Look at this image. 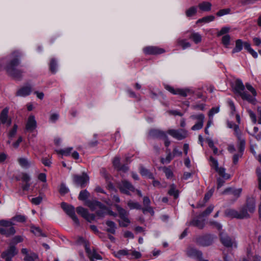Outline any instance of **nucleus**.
<instances>
[{
	"mask_svg": "<svg viewBox=\"0 0 261 261\" xmlns=\"http://www.w3.org/2000/svg\"><path fill=\"white\" fill-rule=\"evenodd\" d=\"M61 207L66 213L71 218L75 224L77 225H79L80 222L75 214L74 207L71 205L67 204L65 202H62L61 203Z\"/></svg>",
	"mask_w": 261,
	"mask_h": 261,
	"instance_id": "nucleus-4",
	"label": "nucleus"
},
{
	"mask_svg": "<svg viewBox=\"0 0 261 261\" xmlns=\"http://www.w3.org/2000/svg\"><path fill=\"white\" fill-rule=\"evenodd\" d=\"M242 190L241 188L234 189H232L231 188H228L226 189L222 192V194H225L229 193L232 194L233 195L236 196L237 198H238L240 196V195L242 192Z\"/></svg>",
	"mask_w": 261,
	"mask_h": 261,
	"instance_id": "nucleus-22",
	"label": "nucleus"
},
{
	"mask_svg": "<svg viewBox=\"0 0 261 261\" xmlns=\"http://www.w3.org/2000/svg\"><path fill=\"white\" fill-rule=\"evenodd\" d=\"M227 126L230 128L233 129L235 135L241 132L239 129V125L236 124L235 123H234L232 122L228 121L227 122Z\"/></svg>",
	"mask_w": 261,
	"mask_h": 261,
	"instance_id": "nucleus-42",
	"label": "nucleus"
},
{
	"mask_svg": "<svg viewBox=\"0 0 261 261\" xmlns=\"http://www.w3.org/2000/svg\"><path fill=\"white\" fill-rule=\"evenodd\" d=\"M89 196V193L87 190L81 191L79 196V199L81 200H85Z\"/></svg>",
	"mask_w": 261,
	"mask_h": 261,
	"instance_id": "nucleus-49",
	"label": "nucleus"
},
{
	"mask_svg": "<svg viewBox=\"0 0 261 261\" xmlns=\"http://www.w3.org/2000/svg\"><path fill=\"white\" fill-rule=\"evenodd\" d=\"M0 232L1 234L7 237L13 235L15 233V230L14 227H0Z\"/></svg>",
	"mask_w": 261,
	"mask_h": 261,
	"instance_id": "nucleus-23",
	"label": "nucleus"
},
{
	"mask_svg": "<svg viewBox=\"0 0 261 261\" xmlns=\"http://www.w3.org/2000/svg\"><path fill=\"white\" fill-rule=\"evenodd\" d=\"M249 213L252 214L254 213L255 208V204L254 201H252L250 203H248L245 206Z\"/></svg>",
	"mask_w": 261,
	"mask_h": 261,
	"instance_id": "nucleus-47",
	"label": "nucleus"
},
{
	"mask_svg": "<svg viewBox=\"0 0 261 261\" xmlns=\"http://www.w3.org/2000/svg\"><path fill=\"white\" fill-rule=\"evenodd\" d=\"M245 87L247 90L252 94L253 97H255L256 96L257 93L255 89L249 83H246L245 84Z\"/></svg>",
	"mask_w": 261,
	"mask_h": 261,
	"instance_id": "nucleus-53",
	"label": "nucleus"
},
{
	"mask_svg": "<svg viewBox=\"0 0 261 261\" xmlns=\"http://www.w3.org/2000/svg\"><path fill=\"white\" fill-rule=\"evenodd\" d=\"M31 91L32 89L31 86H24L18 90L17 95L22 97L26 96L31 93Z\"/></svg>",
	"mask_w": 261,
	"mask_h": 261,
	"instance_id": "nucleus-20",
	"label": "nucleus"
},
{
	"mask_svg": "<svg viewBox=\"0 0 261 261\" xmlns=\"http://www.w3.org/2000/svg\"><path fill=\"white\" fill-rule=\"evenodd\" d=\"M187 253L189 256L196 257L197 258H200L202 255L200 251L191 247L188 248Z\"/></svg>",
	"mask_w": 261,
	"mask_h": 261,
	"instance_id": "nucleus-19",
	"label": "nucleus"
},
{
	"mask_svg": "<svg viewBox=\"0 0 261 261\" xmlns=\"http://www.w3.org/2000/svg\"><path fill=\"white\" fill-rule=\"evenodd\" d=\"M31 231L37 236L46 237V235L42 232V230L39 227L33 226L31 227Z\"/></svg>",
	"mask_w": 261,
	"mask_h": 261,
	"instance_id": "nucleus-41",
	"label": "nucleus"
},
{
	"mask_svg": "<svg viewBox=\"0 0 261 261\" xmlns=\"http://www.w3.org/2000/svg\"><path fill=\"white\" fill-rule=\"evenodd\" d=\"M222 43L226 48H228L230 44V36L229 35H225L222 37Z\"/></svg>",
	"mask_w": 261,
	"mask_h": 261,
	"instance_id": "nucleus-37",
	"label": "nucleus"
},
{
	"mask_svg": "<svg viewBox=\"0 0 261 261\" xmlns=\"http://www.w3.org/2000/svg\"><path fill=\"white\" fill-rule=\"evenodd\" d=\"M215 170L225 179H227L230 178V175L225 173V169L224 168L218 167Z\"/></svg>",
	"mask_w": 261,
	"mask_h": 261,
	"instance_id": "nucleus-35",
	"label": "nucleus"
},
{
	"mask_svg": "<svg viewBox=\"0 0 261 261\" xmlns=\"http://www.w3.org/2000/svg\"><path fill=\"white\" fill-rule=\"evenodd\" d=\"M230 31V28L228 27H223L221 30L218 32L217 36H220L221 35L226 34V33H228Z\"/></svg>",
	"mask_w": 261,
	"mask_h": 261,
	"instance_id": "nucleus-59",
	"label": "nucleus"
},
{
	"mask_svg": "<svg viewBox=\"0 0 261 261\" xmlns=\"http://www.w3.org/2000/svg\"><path fill=\"white\" fill-rule=\"evenodd\" d=\"M198 7L202 11H209L211 10L212 4L208 2H203L199 4Z\"/></svg>",
	"mask_w": 261,
	"mask_h": 261,
	"instance_id": "nucleus-26",
	"label": "nucleus"
},
{
	"mask_svg": "<svg viewBox=\"0 0 261 261\" xmlns=\"http://www.w3.org/2000/svg\"><path fill=\"white\" fill-rule=\"evenodd\" d=\"M244 42L241 39H238L236 41L235 47L232 50V53L234 54L241 51L244 46Z\"/></svg>",
	"mask_w": 261,
	"mask_h": 261,
	"instance_id": "nucleus-25",
	"label": "nucleus"
},
{
	"mask_svg": "<svg viewBox=\"0 0 261 261\" xmlns=\"http://www.w3.org/2000/svg\"><path fill=\"white\" fill-rule=\"evenodd\" d=\"M144 53L146 55H158L165 53L163 48L156 46H147L143 49Z\"/></svg>",
	"mask_w": 261,
	"mask_h": 261,
	"instance_id": "nucleus-16",
	"label": "nucleus"
},
{
	"mask_svg": "<svg viewBox=\"0 0 261 261\" xmlns=\"http://www.w3.org/2000/svg\"><path fill=\"white\" fill-rule=\"evenodd\" d=\"M106 225L108 226L107 231L111 233L114 234L116 229V224L113 221H107L106 222Z\"/></svg>",
	"mask_w": 261,
	"mask_h": 261,
	"instance_id": "nucleus-27",
	"label": "nucleus"
},
{
	"mask_svg": "<svg viewBox=\"0 0 261 261\" xmlns=\"http://www.w3.org/2000/svg\"><path fill=\"white\" fill-rule=\"evenodd\" d=\"M149 136L153 138H159L164 141L165 145L167 147L169 146L170 144V141L168 140V137L166 133L159 129H152L149 132Z\"/></svg>",
	"mask_w": 261,
	"mask_h": 261,
	"instance_id": "nucleus-5",
	"label": "nucleus"
},
{
	"mask_svg": "<svg viewBox=\"0 0 261 261\" xmlns=\"http://www.w3.org/2000/svg\"><path fill=\"white\" fill-rule=\"evenodd\" d=\"M50 69L53 73L57 71V63L54 59H52L50 62Z\"/></svg>",
	"mask_w": 261,
	"mask_h": 261,
	"instance_id": "nucleus-54",
	"label": "nucleus"
},
{
	"mask_svg": "<svg viewBox=\"0 0 261 261\" xmlns=\"http://www.w3.org/2000/svg\"><path fill=\"white\" fill-rule=\"evenodd\" d=\"M13 223L11 221L5 220H0V227H10L13 226Z\"/></svg>",
	"mask_w": 261,
	"mask_h": 261,
	"instance_id": "nucleus-43",
	"label": "nucleus"
},
{
	"mask_svg": "<svg viewBox=\"0 0 261 261\" xmlns=\"http://www.w3.org/2000/svg\"><path fill=\"white\" fill-rule=\"evenodd\" d=\"M127 204L130 210H133V209L140 210V209H141V206L138 202H135V201H133L131 200H129L127 201Z\"/></svg>",
	"mask_w": 261,
	"mask_h": 261,
	"instance_id": "nucleus-30",
	"label": "nucleus"
},
{
	"mask_svg": "<svg viewBox=\"0 0 261 261\" xmlns=\"http://www.w3.org/2000/svg\"><path fill=\"white\" fill-rule=\"evenodd\" d=\"M88 176L83 173L82 175H74L73 176V180L74 184L76 186H79L81 188H84L86 186L89 181Z\"/></svg>",
	"mask_w": 261,
	"mask_h": 261,
	"instance_id": "nucleus-7",
	"label": "nucleus"
},
{
	"mask_svg": "<svg viewBox=\"0 0 261 261\" xmlns=\"http://www.w3.org/2000/svg\"><path fill=\"white\" fill-rule=\"evenodd\" d=\"M165 88L173 94L179 95L183 97H186L192 93L191 91L188 89L174 88L173 87L168 85L165 86Z\"/></svg>",
	"mask_w": 261,
	"mask_h": 261,
	"instance_id": "nucleus-6",
	"label": "nucleus"
},
{
	"mask_svg": "<svg viewBox=\"0 0 261 261\" xmlns=\"http://www.w3.org/2000/svg\"><path fill=\"white\" fill-rule=\"evenodd\" d=\"M69 191V189L66 187L65 184H61L60 188H59V192L62 195H64L68 193Z\"/></svg>",
	"mask_w": 261,
	"mask_h": 261,
	"instance_id": "nucleus-51",
	"label": "nucleus"
},
{
	"mask_svg": "<svg viewBox=\"0 0 261 261\" xmlns=\"http://www.w3.org/2000/svg\"><path fill=\"white\" fill-rule=\"evenodd\" d=\"M247 112L252 120V121L254 123H256L257 121L256 117L255 114L251 110H248Z\"/></svg>",
	"mask_w": 261,
	"mask_h": 261,
	"instance_id": "nucleus-62",
	"label": "nucleus"
},
{
	"mask_svg": "<svg viewBox=\"0 0 261 261\" xmlns=\"http://www.w3.org/2000/svg\"><path fill=\"white\" fill-rule=\"evenodd\" d=\"M213 240L210 236L199 237L196 240L197 243L201 246H207L212 243Z\"/></svg>",
	"mask_w": 261,
	"mask_h": 261,
	"instance_id": "nucleus-18",
	"label": "nucleus"
},
{
	"mask_svg": "<svg viewBox=\"0 0 261 261\" xmlns=\"http://www.w3.org/2000/svg\"><path fill=\"white\" fill-rule=\"evenodd\" d=\"M113 164L115 168L117 169H120V158L119 156H116L114 158Z\"/></svg>",
	"mask_w": 261,
	"mask_h": 261,
	"instance_id": "nucleus-56",
	"label": "nucleus"
},
{
	"mask_svg": "<svg viewBox=\"0 0 261 261\" xmlns=\"http://www.w3.org/2000/svg\"><path fill=\"white\" fill-rule=\"evenodd\" d=\"M241 98L247 100L248 101L254 104L255 103V97H253V96H251L249 94L247 93L246 91H243L240 94H239Z\"/></svg>",
	"mask_w": 261,
	"mask_h": 261,
	"instance_id": "nucleus-21",
	"label": "nucleus"
},
{
	"mask_svg": "<svg viewBox=\"0 0 261 261\" xmlns=\"http://www.w3.org/2000/svg\"><path fill=\"white\" fill-rule=\"evenodd\" d=\"M231 10L229 8L221 9L216 13V15L218 17H221L230 13Z\"/></svg>",
	"mask_w": 261,
	"mask_h": 261,
	"instance_id": "nucleus-44",
	"label": "nucleus"
},
{
	"mask_svg": "<svg viewBox=\"0 0 261 261\" xmlns=\"http://www.w3.org/2000/svg\"><path fill=\"white\" fill-rule=\"evenodd\" d=\"M72 147H68L64 149H60L57 150L56 151L58 154H60L65 156H69L71 155V154L72 153L71 151L72 150Z\"/></svg>",
	"mask_w": 261,
	"mask_h": 261,
	"instance_id": "nucleus-33",
	"label": "nucleus"
},
{
	"mask_svg": "<svg viewBox=\"0 0 261 261\" xmlns=\"http://www.w3.org/2000/svg\"><path fill=\"white\" fill-rule=\"evenodd\" d=\"M115 206L121 219V220L119 221V225L121 227H127L130 223L128 218V213L119 205L115 204Z\"/></svg>",
	"mask_w": 261,
	"mask_h": 261,
	"instance_id": "nucleus-3",
	"label": "nucleus"
},
{
	"mask_svg": "<svg viewBox=\"0 0 261 261\" xmlns=\"http://www.w3.org/2000/svg\"><path fill=\"white\" fill-rule=\"evenodd\" d=\"M119 189L121 192L127 195L130 194V192H135V189L133 185L126 180H123L119 184Z\"/></svg>",
	"mask_w": 261,
	"mask_h": 261,
	"instance_id": "nucleus-10",
	"label": "nucleus"
},
{
	"mask_svg": "<svg viewBox=\"0 0 261 261\" xmlns=\"http://www.w3.org/2000/svg\"><path fill=\"white\" fill-rule=\"evenodd\" d=\"M191 224L193 226H196L199 228H202L204 225V222L203 220H193Z\"/></svg>",
	"mask_w": 261,
	"mask_h": 261,
	"instance_id": "nucleus-45",
	"label": "nucleus"
},
{
	"mask_svg": "<svg viewBox=\"0 0 261 261\" xmlns=\"http://www.w3.org/2000/svg\"><path fill=\"white\" fill-rule=\"evenodd\" d=\"M191 117L193 119H196L198 122L192 126V129L193 130H199L201 129L203 125V121L204 119V116L202 114L192 115Z\"/></svg>",
	"mask_w": 261,
	"mask_h": 261,
	"instance_id": "nucleus-15",
	"label": "nucleus"
},
{
	"mask_svg": "<svg viewBox=\"0 0 261 261\" xmlns=\"http://www.w3.org/2000/svg\"><path fill=\"white\" fill-rule=\"evenodd\" d=\"M168 194L170 195L173 196L175 198H177L178 196V192L176 189L175 186L172 185L170 187V190L168 191Z\"/></svg>",
	"mask_w": 261,
	"mask_h": 261,
	"instance_id": "nucleus-39",
	"label": "nucleus"
},
{
	"mask_svg": "<svg viewBox=\"0 0 261 261\" xmlns=\"http://www.w3.org/2000/svg\"><path fill=\"white\" fill-rule=\"evenodd\" d=\"M109 214V215L113 216L114 217H116L117 214L113 212V211L108 209L106 207V211H101V212L98 211L97 212V215L100 217H103L105 216L106 214Z\"/></svg>",
	"mask_w": 261,
	"mask_h": 261,
	"instance_id": "nucleus-32",
	"label": "nucleus"
},
{
	"mask_svg": "<svg viewBox=\"0 0 261 261\" xmlns=\"http://www.w3.org/2000/svg\"><path fill=\"white\" fill-rule=\"evenodd\" d=\"M142 212L144 214H146V213H150L151 215H154V211L151 206L150 205L144 206L143 208H141Z\"/></svg>",
	"mask_w": 261,
	"mask_h": 261,
	"instance_id": "nucleus-55",
	"label": "nucleus"
},
{
	"mask_svg": "<svg viewBox=\"0 0 261 261\" xmlns=\"http://www.w3.org/2000/svg\"><path fill=\"white\" fill-rule=\"evenodd\" d=\"M17 128H18L17 125L16 124H14L11 130H10V131L8 133L9 138H12L14 137V136L16 134Z\"/></svg>",
	"mask_w": 261,
	"mask_h": 261,
	"instance_id": "nucleus-50",
	"label": "nucleus"
},
{
	"mask_svg": "<svg viewBox=\"0 0 261 261\" xmlns=\"http://www.w3.org/2000/svg\"><path fill=\"white\" fill-rule=\"evenodd\" d=\"M166 152L167 153V156L165 159L162 158L161 159V162L163 164H168L174 158V155L173 153H171L170 152V151L169 149H166Z\"/></svg>",
	"mask_w": 261,
	"mask_h": 261,
	"instance_id": "nucleus-28",
	"label": "nucleus"
},
{
	"mask_svg": "<svg viewBox=\"0 0 261 261\" xmlns=\"http://www.w3.org/2000/svg\"><path fill=\"white\" fill-rule=\"evenodd\" d=\"M37 127V122L34 116L31 115L29 117L27 124L26 129L30 132H33Z\"/></svg>",
	"mask_w": 261,
	"mask_h": 261,
	"instance_id": "nucleus-17",
	"label": "nucleus"
},
{
	"mask_svg": "<svg viewBox=\"0 0 261 261\" xmlns=\"http://www.w3.org/2000/svg\"><path fill=\"white\" fill-rule=\"evenodd\" d=\"M197 11V7L194 6L188 8L185 11V14L187 17H191L195 16Z\"/></svg>",
	"mask_w": 261,
	"mask_h": 261,
	"instance_id": "nucleus-24",
	"label": "nucleus"
},
{
	"mask_svg": "<svg viewBox=\"0 0 261 261\" xmlns=\"http://www.w3.org/2000/svg\"><path fill=\"white\" fill-rule=\"evenodd\" d=\"M85 205L88 206L91 210L98 211H106V206L97 201L87 200L85 202Z\"/></svg>",
	"mask_w": 261,
	"mask_h": 261,
	"instance_id": "nucleus-11",
	"label": "nucleus"
},
{
	"mask_svg": "<svg viewBox=\"0 0 261 261\" xmlns=\"http://www.w3.org/2000/svg\"><path fill=\"white\" fill-rule=\"evenodd\" d=\"M215 16L213 15H208L203 17V23H208L213 21L215 19Z\"/></svg>",
	"mask_w": 261,
	"mask_h": 261,
	"instance_id": "nucleus-64",
	"label": "nucleus"
},
{
	"mask_svg": "<svg viewBox=\"0 0 261 261\" xmlns=\"http://www.w3.org/2000/svg\"><path fill=\"white\" fill-rule=\"evenodd\" d=\"M236 136L237 137L238 140L240 144V150H243L245 145V139L243 137L242 134L241 132L236 135Z\"/></svg>",
	"mask_w": 261,
	"mask_h": 261,
	"instance_id": "nucleus-34",
	"label": "nucleus"
},
{
	"mask_svg": "<svg viewBox=\"0 0 261 261\" xmlns=\"http://www.w3.org/2000/svg\"><path fill=\"white\" fill-rule=\"evenodd\" d=\"M163 170L165 173L167 178H170L172 177L173 172L169 168L164 167L163 168Z\"/></svg>",
	"mask_w": 261,
	"mask_h": 261,
	"instance_id": "nucleus-61",
	"label": "nucleus"
},
{
	"mask_svg": "<svg viewBox=\"0 0 261 261\" xmlns=\"http://www.w3.org/2000/svg\"><path fill=\"white\" fill-rule=\"evenodd\" d=\"M226 215L228 217L238 219H239V212L232 209L227 210L226 211Z\"/></svg>",
	"mask_w": 261,
	"mask_h": 261,
	"instance_id": "nucleus-38",
	"label": "nucleus"
},
{
	"mask_svg": "<svg viewBox=\"0 0 261 261\" xmlns=\"http://www.w3.org/2000/svg\"><path fill=\"white\" fill-rule=\"evenodd\" d=\"M18 161L19 165L23 168H28L30 165V162L26 158H21Z\"/></svg>",
	"mask_w": 261,
	"mask_h": 261,
	"instance_id": "nucleus-40",
	"label": "nucleus"
},
{
	"mask_svg": "<svg viewBox=\"0 0 261 261\" xmlns=\"http://www.w3.org/2000/svg\"><path fill=\"white\" fill-rule=\"evenodd\" d=\"M9 109L7 108H5L1 113L0 120L2 123L9 127L12 123V119L8 116Z\"/></svg>",
	"mask_w": 261,
	"mask_h": 261,
	"instance_id": "nucleus-12",
	"label": "nucleus"
},
{
	"mask_svg": "<svg viewBox=\"0 0 261 261\" xmlns=\"http://www.w3.org/2000/svg\"><path fill=\"white\" fill-rule=\"evenodd\" d=\"M189 38L196 44L201 41V36L198 33H192Z\"/></svg>",
	"mask_w": 261,
	"mask_h": 261,
	"instance_id": "nucleus-31",
	"label": "nucleus"
},
{
	"mask_svg": "<svg viewBox=\"0 0 261 261\" xmlns=\"http://www.w3.org/2000/svg\"><path fill=\"white\" fill-rule=\"evenodd\" d=\"M128 254V251L126 250H120L115 253V256L118 258H121L122 256Z\"/></svg>",
	"mask_w": 261,
	"mask_h": 261,
	"instance_id": "nucleus-57",
	"label": "nucleus"
},
{
	"mask_svg": "<svg viewBox=\"0 0 261 261\" xmlns=\"http://www.w3.org/2000/svg\"><path fill=\"white\" fill-rule=\"evenodd\" d=\"M213 205L209 206L206 210L201 214V217H205L211 214L214 210Z\"/></svg>",
	"mask_w": 261,
	"mask_h": 261,
	"instance_id": "nucleus-60",
	"label": "nucleus"
},
{
	"mask_svg": "<svg viewBox=\"0 0 261 261\" xmlns=\"http://www.w3.org/2000/svg\"><path fill=\"white\" fill-rule=\"evenodd\" d=\"M177 44L178 46H181L183 49H185L191 46L190 42L184 39H178L177 40Z\"/></svg>",
	"mask_w": 261,
	"mask_h": 261,
	"instance_id": "nucleus-29",
	"label": "nucleus"
},
{
	"mask_svg": "<svg viewBox=\"0 0 261 261\" xmlns=\"http://www.w3.org/2000/svg\"><path fill=\"white\" fill-rule=\"evenodd\" d=\"M76 212L89 222L94 220L95 218V216L93 214H89L88 210L83 207H77Z\"/></svg>",
	"mask_w": 261,
	"mask_h": 261,
	"instance_id": "nucleus-14",
	"label": "nucleus"
},
{
	"mask_svg": "<svg viewBox=\"0 0 261 261\" xmlns=\"http://www.w3.org/2000/svg\"><path fill=\"white\" fill-rule=\"evenodd\" d=\"M221 241L222 243L227 247H237V243L234 240L231 239L226 234H221Z\"/></svg>",
	"mask_w": 261,
	"mask_h": 261,
	"instance_id": "nucleus-13",
	"label": "nucleus"
},
{
	"mask_svg": "<svg viewBox=\"0 0 261 261\" xmlns=\"http://www.w3.org/2000/svg\"><path fill=\"white\" fill-rule=\"evenodd\" d=\"M236 90L239 94L245 90V86L241 81H237Z\"/></svg>",
	"mask_w": 261,
	"mask_h": 261,
	"instance_id": "nucleus-48",
	"label": "nucleus"
},
{
	"mask_svg": "<svg viewBox=\"0 0 261 261\" xmlns=\"http://www.w3.org/2000/svg\"><path fill=\"white\" fill-rule=\"evenodd\" d=\"M168 133L174 138L178 140H182L187 137V132L182 129H169Z\"/></svg>",
	"mask_w": 261,
	"mask_h": 261,
	"instance_id": "nucleus-8",
	"label": "nucleus"
},
{
	"mask_svg": "<svg viewBox=\"0 0 261 261\" xmlns=\"http://www.w3.org/2000/svg\"><path fill=\"white\" fill-rule=\"evenodd\" d=\"M210 161L211 162V167L214 168L215 170H216L217 168H218V167H219L218 162L217 160L215 159L213 157L211 156L210 158Z\"/></svg>",
	"mask_w": 261,
	"mask_h": 261,
	"instance_id": "nucleus-58",
	"label": "nucleus"
},
{
	"mask_svg": "<svg viewBox=\"0 0 261 261\" xmlns=\"http://www.w3.org/2000/svg\"><path fill=\"white\" fill-rule=\"evenodd\" d=\"M141 174L143 176L148 177L149 178H152V175L150 173L149 171L144 167H141L140 170Z\"/></svg>",
	"mask_w": 261,
	"mask_h": 261,
	"instance_id": "nucleus-52",
	"label": "nucleus"
},
{
	"mask_svg": "<svg viewBox=\"0 0 261 261\" xmlns=\"http://www.w3.org/2000/svg\"><path fill=\"white\" fill-rule=\"evenodd\" d=\"M12 56L14 58L13 59L6 67V70L7 73L13 78L18 80L22 75V71L16 68V66L18 65L19 61L17 59L20 56V53L18 51H15L12 54Z\"/></svg>",
	"mask_w": 261,
	"mask_h": 261,
	"instance_id": "nucleus-1",
	"label": "nucleus"
},
{
	"mask_svg": "<svg viewBox=\"0 0 261 261\" xmlns=\"http://www.w3.org/2000/svg\"><path fill=\"white\" fill-rule=\"evenodd\" d=\"M239 219H245L250 217V214L245 207H243L240 212H239Z\"/></svg>",
	"mask_w": 261,
	"mask_h": 261,
	"instance_id": "nucleus-36",
	"label": "nucleus"
},
{
	"mask_svg": "<svg viewBox=\"0 0 261 261\" xmlns=\"http://www.w3.org/2000/svg\"><path fill=\"white\" fill-rule=\"evenodd\" d=\"M38 258L37 254L35 253L31 252L30 254L27 255V256L24 257L25 261H35Z\"/></svg>",
	"mask_w": 261,
	"mask_h": 261,
	"instance_id": "nucleus-46",
	"label": "nucleus"
},
{
	"mask_svg": "<svg viewBox=\"0 0 261 261\" xmlns=\"http://www.w3.org/2000/svg\"><path fill=\"white\" fill-rule=\"evenodd\" d=\"M12 220L17 222H22L25 221V217L22 215H17L14 217Z\"/></svg>",
	"mask_w": 261,
	"mask_h": 261,
	"instance_id": "nucleus-63",
	"label": "nucleus"
},
{
	"mask_svg": "<svg viewBox=\"0 0 261 261\" xmlns=\"http://www.w3.org/2000/svg\"><path fill=\"white\" fill-rule=\"evenodd\" d=\"M18 253V250L14 246H10L6 251L2 253V257L5 261H11L12 258Z\"/></svg>",
	"mask_w": 261,
	"mask_h": 261,
	"instance_id": "nucleus-9",
	"label": "nucleus"
},
{
	"mask_svg": "<svg viewBox=\"0 0 261 261\" xmlns=\"http://www.w3.org/2000/svg\"><path fill=\"white\" fill-rule=\"evenodd\" d=\"M79 244H83L87 255L91 261H96L102 259V257L98 254L94 249L91 250L89 247L88 242L82 237H80L77 240Z\"/></svg>",
	"mask_w": 261,
	"mask_h": 261,
	"instance_id": "nucleus-2",
	"label": "nucleus"
}]
</instances>
